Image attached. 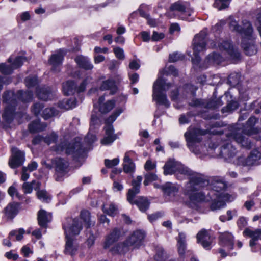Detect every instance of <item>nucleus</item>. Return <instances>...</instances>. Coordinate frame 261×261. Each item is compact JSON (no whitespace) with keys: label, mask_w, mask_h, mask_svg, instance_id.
I'll return each mask as SVG.
<instances>
[{"label":"nucleus","mask_w":261,"mask_h":261,"mask_svg":"<svg viewBox=\"0 0 261 261\" xmlns=\"http://www.w3.org/2000/svg\"><path fill=\"white\" fill-rule=\"evenodd\" d=\"M37 95L39 99L47 101L54 98V91H53L48 87H41L37 89Z\"/></svg>","instance_id":"obj_35"},{"label":"nucleus","mask_w":261,"mask_h":261,"mask_svg":"<svg viewBox=\"0 0 261 261\" xmlns=\"http://www.w3.org/2000/svg\"><path fill=\"white\" fill-rule=\"evenodd\" d=\"M100 89L102 91L110 90V94L113 95L116 92L117 88L113 80L108 79L102 83Z\"/></svg>","instance_id":"obj_38"},{"label":"nucleus","mask_w":261,"mask_h":261,"mask_svg":"<svg viewBox=\"0 0 261 261\" xmlns=\"http://www.w3.org/2000/svg\"><path fill=\"white\" fill-rule=\"evenodd\" d=\"M202 179H196L192 182H187L184 189V194L188 196L190 200L193 202H208L212 203L215 199L212 197L214 191H209L202 188L208 182L204 175L201 176Z\"/></svg>","instance_id":"obj_1"},{"label":"nucleus","mask_w":261,"mask_h":261,"mask_svg":"<svg viewBox=\"0 0 261 261\" xmlns=\"http://www.w3.org/2000/svg\"><path fill=\"white\" fill-rule=\"evenodd\" d=\"M197 240L205 249H210L213 238L207 231L202 230L197 233Z\"/></svg>","instance_id":"obj_25"},{"label":"nucleus","mask_w":261,"mask_h":261,"mask_svg":"<svg viewBox=\"0 0 261 261\" xmlns=\"http://www.w3.org/2000/svg\"><path fill=\"white\" fill-rule=\"evenodd\" d=\"M206 36V31H202L196 35L193 39V46L194 58L192 59V62L195 65H198L200 61V58L198 56V54L205 49L207 41Z\"/></svg>","instance_id":"obj_9"},{"label":"nucleus","mask_w":261,"mask_h":261,"mask_svg":"<svg viewBox=\"0 0 261 261\" xmlns=\"http://www.w3.org/2000/svg\"><path fill=\"white\" fill-rule=\"evenodd\" d=\"M243 233L251 238V240L250 241L249 245L252 248V251H255L253 249V247L256 244V242L257 240H261V229H257L253 231L246 228Z\"/></svg>","instance_id":"obj_31"},{"label":"nucleus","mask_w":261,"mask_h":261,"mask_svg":"<svg viewBox=\"0 0 261 261\" xmlns=\"http://www.w3.org/2000/svg\"><path fill=\"white\" fill-rule=\"evenodd\" d=\"M223 60V58L218 53H213L210 54L206 58L205 62L207 64H219Z\"/></svg>","instance_id":"obj_45"},{"label":"nucleus","mask_w":261,"mask_h":261,"mask_svg":"<svg viewBox=\"0 0 261 261\" xmlns=\"http://www.w3.org/2000/svg\"><path fill=\"white\" fill-rule=\"evenodd\" d=\"M58 114V111L54 108H48L45 109L42 113V117L45 119L55 116Z\"/></svg>","instance_id":"obj_49"},{"label":"nucleus","mask_w":261,"mask_h":261,"mask_svg":"<svg viewBox=\"0 0 261 261\" xmlns=\"http://www.w3.org/2000/svg\"><path fill=\"white\" fill-rule=\"evenodd\" d=\"M158 177L156 174L152 173H148L145 175V180L144 184L145 186H147L149 182L156 180Z\"/></svg>","instance_id":"obj_60"},{"label":"nucleus","mask_w":261,"mask_h":261,"mask_svg":"<svg viewBox=\"0 0 261 261\" xmlns=\"http://www.w3.org/2000/svg\"><path fill=\"white\" fill-rule=\"evenodd\" d=\"M58 139V135L54 132L47 135L44 139V142L48 145L55 143Z\"/></svg>","instance_id":"obj_59"},{"label":"nucleus","mask_w":261,"mask_h":261,"mask_svg":"<svg viewBox=\"0 0 261 261\" xmlns=\"http://www.w3.org/2000/svg\"><path fill=\"white\" fill-rule=\"evenodd\" d=\"M65 238L66 244L64 252L66 254L74 255L77 252L79 245L72 237L68 236Z\"/></svg>","instance_id":"obj_29"},{"label":"nucleus","mask_w":261,"mask_h":261,"mask_svg":"<svg viewBox=\"0 0 261 261\" xmlns=\"http://www.w3.org/2000/svg\"><path fill=\"white\" fill-rule=\"evenodd\" d=\"M172 87L170 83H166L165 79L159 77L153 85L152 98L158 104L163 105L166 108L170 106L165 92Z\"/></svg>","instance_id":"obj_6"},{"label":"nucleus","mask_w":261,"mask_h":261,"mask_svg":"<svg viewBox=\"0 0 261 261\" xmlns=\"http://www.w3.org/2000/svg\"><path fill=\"white\" fill-rule=\"evenodd\" d=\"M144 237L145 234L143 231L136 230L123 243H119L112 248L111 251L112 254H121L125 253L130 249L138 248L142 245Z\"/></svg>","instance_id":"obj_4"},{"label":"nucleus","mask_w":261,"mask_h":261,"mask_svg":"<svg viewBox=\"0 0 261 261\" xmlns=\"http://www.w3.org/2000/svg\"><path fill=\"white\" fill-rule=\"evenodd\" d=\"M100 122L98 116L95 112L93 111L91 114L90 130L92 131L95 128V125H98Z\"/></svg>","instance_id":"obj_57"},{"label":"nucleus","mask_w":261,"mask_h":261,"mask_svg":"<svg viewBox=\"0 0 261 261\" xmlns=\"http://www.w3.org/2000/svg\"><path fill=\"white\" fill-rule=\"evenodd\" d=\"M81 219L84 222L86 228H90L92 225L90 221V213L86 210H83L81 212Z\"/></svg>","instance_id":"obj_47"},{"label":"nucleus","mask_w":261,"mask_h":261,"mask_svg":"<svg viewBox=\"0 0 261 261\" xmlns=\"http://www.w3.org/2000/svg\"><path fill=\"white\" fill-rule=\"evenodd\" d=\"M14 70L12 64L6 65L5 63L0 64V72L5 75H9L13 73Z\"/></svg>","instance_id":"obj_50"},{"label":"nucleus","mask_w":261,"mask_h":261,"mask_svg":"<svg viewBox=\"0 0 261 261\" xmlns=\"http://www.w3.org/2000/svg\"><path fill=\"white\" fill-rule=\"evenodd\" d=\"M52 164L55 170V179L59 181L69 171V163L67 160L61 157L55 158L51 160Z\"/></svg>","instance_id":"obj_11"},{"label":"nucleus","mask_w":261,"mask_h":261,"mask_svg":"<svg viewBox=\"0 0 261 261\" xmlns=\"http://www.w3.org/2000/svg\"><path fill=\"white\" fill-rule=\"evenodd\" d=\"M74 60L80 67L85 70H91L93 68V65L87 57L79 56L76 57Z\"/></svg>","instance_id":"obj_36"},{"label":"nucleus","mask_w":261,"mask_h":261,"mask_svg":"<svg viewBox=\"0 0 261 261\" xmlns=\"http://www.w3.org/2000/svg\"><path fill=\"white\" fill-rule=\"evenodd\" d=\"M252 33L249 37H244L241 43L242 47L246 55L252 56L255 55L257 51V47L253 41Z\"/></svg>","instance_id":"obj_24"},{"label":"nucleus","mask_w":261,"mask_h":261,"mask_svg":"<svg viewBox=\"0 0 261 261\" xmlns=\"http://www.w3.org/2000/svg\"><path fill=\"white\" fill-rule=\"evenodd\" d=\"M221 98V97L215 98L210 100L209 101H206L204 100L193 98L189 103V105L192 107H200L204 108L216 109L222 106L223 104Z\"/></svg>","instance_id":"obj_17"},{"label":"nucleus","mask_w":261,"mask_h":261,"mask_svg":"<svg viewBox=\"0 0 261 261\" xmlns=\"http://www.w3.org/2000/svg\"><path fill=\"white\" fill-rule=\"evenodd\" d=\"M119 159L118 158H115L112 160L106 159L105 160V165L108 168H112L114 166L117 165L119 164Z\"/></svg>","instance_id":"obj_63"},{"label":"nucleus","mask_w":261,"mask_h":261,"mask_svg":"<svg viewBox=\"0 0 261 261\" xmlns=\"http://www.w3.org/2000/svg\"><path fill=\"white\" fill-rule=\"evenodd\" d=\"M261 159V153L257 150H253L247 157V163L249 166L257 165Z\"/></svg>","instance_id":"obj_42"},{"label":"nucleus","mask_w":261,"mask_h":261,"mask_svg":"<svg viewBox=\"0 0 261 261\" xmlns=\"http://www.w3.org/2000/svg\"><path fill=\"white\" fill-rule=\"evenodd\" d=\"M41 184L39 181L34 180L31 182H25L23 184L22 188L23 192L25 194L32 193L33 189L38 190L40 189Z\"/></svg>","instance_id":"obj_39"},{"label":"nucleus","mask_w":261,"mask_h":261,"mask_svg":"<svg viewBox=\"0 0 261 261\" xmlns=\"http://www.w3.org/2000/svg\"><path fill=\"white\" fill-rule=\"evenodd\" d=\"M33 95V92L31 91L19 90L16 94V97L17 101L20 100L23 102H29L32 100Z\"/></svg>","instance_id":"obj_43"},{"label":"nucleus","mask_w":261,"mask_h":261,"mask_svg":"<svg viewBox=\"0 0 261 261\" xmlns=\"http://www.w3.org/2000/svg\"><path fill=\"white\" fill-rule=\"evenodd\" d=\"M228 140L234 139L242 148L250 149L254 146V143L250 137L234 130L226 135Z\"/></svg>","instance_id":"obj_16"},{"label":"nucleus","mask_w":261,"mask_h":261,"mask_svg":"<svg viewBox=\"0 0 261 261\" xmlns=\"http://www.w3.org/2000/svg\"><path fill=\"white\" fill-rule=\"evenodd\" d=\"M37 191V196L39 200L44 202H49V201L50 200L51 197L45 190H39L38 189Z\"/></svg>","instance_id":"obj_51"},{"label":"nucleus","mask_w":261,"mask_h":261,"mask_svg":"<svg viewBox=\"0 0 261 261\" xmlns=\"http://www.w3.org/2000/svg\"><path fill=\"white\" fill-rule=\"evenodd\" d=\"M11 151L12 156L9 162V166L12 168H15L22 165L25 160L24 152L16 147H12Z\"/></svg>","instance_id":"obj_20"},{"label":"nucleus","mask_w":261,"mask_h":261,"mask_svg":"<svg viewBox=\"0 0 261 261\" xmlns=\"http://www.w3.org/2000/svg\"><path fill=\"white\" fill-rule=\"evenodd\" d=\"M51 215L43 210H41L38 214V221L39 225L45 227L47 223L50 221Z\"/></svg>","instance_id":"obj_37"},{"label":"nucleus","mask_w":261,"mask_h":261,"mask_svg":"<svg viewBox=\"0 0 261 261\" xmlns=\"http://www.w3.org/2000/svg\"><path fill=\"white\" fill-rule=\"evenodd\" d=\"M211 187L212 189L209 191H214V194L212 197L215 200L211 204L210 208L212 211H216L224 206L226 201H231V196L222 192L226 188V185L221 179L215 178L212 183Z\"/></svg>","instance_id":"obj_3"},{"label":"nucleus","mask_w":261,"mask_h":261,"mask_svg":"<svg viewBox=\"0 0 261 261\" xmlns=\"http://www.w3.org/2000/svg\"><path fill=\"white\" fill-rule=\"evenodd\" d=\"M238 107V102L236 101H231L228 103L226 107H224L222 109V112L223 113L226 112H231L237 109Z\"/></svg>","instance_id":"obj_54"},{"label":"nucleus","mask_w":261,"mask_h":261,"mask_svg":"<svg viewBox=\"0 0 261 261\" xmlns=\"http://www.w3.org/2000/svg\"><path fill=\"white\" fill-rule=\"evenodd\" d=\"M220 149V156L228 162L233 161L237 153L236 148L229 142L224 143Z\"/></svg>","instance_id":"obj_18"},{"label":"nucleus","mask_w":261,"mask_h":261,"mask_svg":"<svg viewBox=\"0 0 261 261\" xmlns=\"http://www.w3.org/2000/svg\"><path fill=\"white\" fill-rule=\"evenodd\" d=\"M219 238V244L221 246L227 248V249L229 250H231L233 248V236L231 233L228 232L221 233Z\"/></svg>","instance_id":"obj_26"},{"label":"nucleus","mask_w":261,"mask_h":261,"mask_svg":"<svg viewBox=\"0 0 261 261\" xmlns=\"http://www.w3.org/2000/svg\"><path fill=\"white\" fill-rule=\"evenodd\" d=\"M175 175L178 180H183L186 177H188L189 181L188 182H192L195 181L196 179L201 180V176L203 175L195 172L180 163Z\"/></svg>","instance_id":"obj_15"},{"label":"nucleus","mask_w":261,"mask_h":261,"mask_svg":"<svg viewBox=\"0 0 261 261\" xmlns=\"http://www.w3.org/2000/svg\"><path fill=\"white\" fill-rule=\"evenodd\" d=\"M120 235L121 232L119 229L117 228L113 229L110 233L105 237V240L103 244V249H109V251L112 253L111 249L118 244L113 247L112 246L119 240Z\"/></svg>","instance_id":"obj_21"},{"label":"nucleus","mask_w":261,"mask_h":261,"mask_svg":"<svg viewBox=\"0 0 261 261\" xmlns=\"http://www.w3.org/2000/svg\"><path fill=\"white\" fill-rule=\"evenodd\" d=\"M53 150L57 153H60L65 149V152L68 154H72L74 158L79 157L84 151L79 141H75L72 143L67 144L65 142L53 146Z\"/></svg>","instance_id":"obj_10"},{"label":"nucleus","mask_w":261,"mask_h":261,"mask_svg":"<svg viewBox=\"0 0 261 261\" xmlns=\"http://www.w3.org/2000/svg\"><path fill=\"white\" fill-rule=\"evenodd\" d=\"M135 165L132 159H123V170L126 173H133Z\"/></svg>","instance_id":"obj_46"},{"label":"nucleus","mask_w":261,"mask_h":261,"mask_svg":"<svg viewBox=\"0 0 261 261\" xmlns=\"http://www.w3.org/2000/svg\"><path fill=\"white\" fill-rule=\"evenodd\" d=\"M116 57L119 60H123L125 58L124 50L122 48L117 47L113 49Z\"/></svg>","instance_id":"obj_62"},{"label":"nucleus","mask_w":261,"mask_h":261,"mask_svg":"<svg viewBox=\"0 0 261 261\" xmlns=\"http://www.w3.org/2000/svg\"><path fill=\"white\" fill-rule=\"evenodd\" d=\"M86 231L87 236V244L88 246H91L94 243L95 237L92 232L90 228H86Z\"/></svg>","instance_id":"obj_58"},{"label":"nucleus","mask_w":261,"mask_h":261,"mask_svg":"<svg viewBox=\"0 0 261 261\" xmlns=\"http://www.w3.org/2000/svg\"><path fill=\"white\" fill-rule=\"evenodd\" d=\"M180 163L174 159H169L163 167L164 175L175 174Z\"/></svg>","instance_id":"obj_32"},{"label":"nucleus","mask_w":261,"mask_h":261,"mask_svg":"<svg viewBox=\"0 0 261 261\" xmlns=\"http://www.w3.org/2000/svg\"><path fill=\"white\" fill-rule=\"evenodd\" d=\"M240 79V75L239 73H232L228 76V82L231 86H234L239 83Z\"/></svg>","instance_id":"obj_53"},{"label":"nucleus","mask_w":261,"mask_h":261,"mask_svg":"<svg viewBox=\"0 0 261 261\" xmlns=\"http://www.w3.org/2000/svg\"><path fill=\"white\" fill-rule=\"evenodd\" d=\"M65 52L64 49H60L50 57L49 62L52 65L51 70L55 72H59L60 71V66L62 64V61Z\"/></svg>","instance_id":"obj_22"},{"label":"nucleus","mask_w":261,"mask_h":261,"mask_svg":"<svg viewBox=\"0 0 261 261\" xmlns=\"http://www.w3.org/2000/svg\"><path fill=\"white\" fill-rule=\"evenodd\" d=\"M207 133V130L199 128L190 127L185 133L184 136L187 142V146L190 150L196 155H206L207 151L215 149L217 145L214 142H210L208 148L199 144L202 140V136Z\"/></svg>","instance_id":"obj_2"},{"label":"nucleus","mask_w":261,"mask_h":261,"mask_svg":"<svg viewBox=\"0 0 261 261\" xmlns=\"http://www.w3.org/2000/svg\"><path fill=\"white\" fill-rule=\"evenodd\" d=\"M142 180L141 176H138L137 178L132 181V188L128 190L127 194V199L131 204H135L142 212H145L149 208V202L147 199L144 197H139L134 199L135 196L140 191V186Z\"/></svg>","instance_id":"obj_5"},{"label":"nucleus","mask_w":261,"mask_h":261,"mask_svg":"<svg viewBox=\"0 0 261 261\" xmlns=\"http://www.w3.org/2000/svg\"><path fill=\"white\" fill-rule=\"evenodd\" d=\"M243 26L242 27L239 25L236 21H231L230 22V28L232 30L240 33L243 37H250L253 32L251 23L246 20L243 21Z\"/></svg>","instance_id":"obj_19"},{"label":"nucleus","mask_w":261,"mask_h":261,"mask_svg":"<svg viewBox=\"0 0 261 261\" xmlns=\"http://www.w3.org/2000/svg\"><path fill=\"white\" fill-rule=\"evenodd\" d=\"M91 80L92 77L91 76H87L78 87L73 81H68L63 84V93L65 95H72L75 92H82L85 90L88 83L90 82Z\"/></svg>","instance_id":"obj_14"},{"label":"nucleus","mask_w":261,"mask_h":261,"mask_svg":"<svg viewBox=\"0 0 261 261\" xmlns=\"http://www.w3.org/2000/svg\"><path fill=\"white\" fill-rule=\"evenodd\" d=\"M38 79L36 76H29L25 79L26 86L28 88L33 87L38 84Z\"/></svg>","instance_id":"obj_56"},{"label":"nucleus","mask_w":261,"mask_h":261,"mask_svg":"<svg viewBox=\"0 0 261 261\" xmlns=\"http://www.w3.org/2000/svg\"><path fill=\"white\" fill-rule=\"evenodd\" d=\"M166 258V253L162 247L158 246L156 248V254L154 259L157 261H163Z\"/></svg>","instance_id":"obj_52"},{"label":"nucleus","mask_w":261,"mask_h":261,"mask_svg":"<svg viewBox=\"0 0 261 261\" xmlns=\"http://www.w3.org/2000/svg\"><path fill=\"white\" fill-rule=\"evenodd\" d=\"M25 60V58L18 56L12 62V58H9L8 60V62L11 63L14 69H16L22 66L23 62Z\"/></svg>","instance_id":"obj_48"},{"label":"nucleus","mask_w":261,"mask_h":261,"mask_svg":"<svg viewBox=\"0 0 261 261\" xmlns=\"http://www.w3.org/2000/svg\"><path fill=\"white\" fill-rule=\"evenodd\" d=\"M170 9L171 11L180 13V17L182 20L188 21L193 20V18H190L193 12V10L190 8L189 4L187 3L180 1L175 2L171 5Z\"/></svg>","instance_id":"obj_13"},{"label":"nucleus","mask_w":261,"mask_h":261,"mask_svg":"<svg viewBox=\"0 0 261 261\" xmlns=\"http://www.w3.org/2000/svg\"><path fill=\"white\" fill-rule=\"evenodd\" d=\"M230 0H215L214 5L218 10H221L228 7L229 2Z\"/></svg>","instance_id":"obj_55"},{"label":"nucleus","mask_w":261,"mask_h":261,"mask_svg":"<svg viewBox=\"0 0 261 261\" xmlns=\"http://www.w3.org/2000/svg\"><path fill=\"white\" fill-rule=\"evenodd\" d=\"M19 205L17 202L10 203L4 210L5 216L8 219H13L18 213Z\"/></svg>","instance_id":"obj_34"},{"label":"nucleus","mask_w":261,"mask_h":261,"mask_svg":"<svg viewBox=\"0 0 261 261\" xmlns=\"http://www.w3.org/2000/svg\"><path fill=\"white\" fill-rule=\"evenodd\" d=\"M177 247L179 255L183 257L187 251L186 236L185 233L179 232L177 238Z\"/></svg>","instance_id":"obj_33"},{"label":"nucleus","mask_w":261,"mask_h":261,"mask_svg":"<svg viewBox=\"0 0 261 261\" xmlns=\"http://www.w3.org/2000/svg\"><path fill=\"white\" fill-rule=\"evenodd\" d=\"M123 111L122 108H118L107 119L106 122L107 125L105 127V136L101 140L102 144L105 145H110L116 139V135L114 133L113 126L110 124L113 123Z\"/></svg>","instance_id":"obj_8"},{"label":"nucleus","mask_w":261,"mask_h":261,"mask_svg":"<svg viewBox=\"0 0 261 261\" xmlns=\"http://www.w3.org/2000/svg\"><path fill=\"white\" fill-rule=\"evenodd\" d=\"M76 106V101L74 98H65L58 102V107L66 110L75 108Z\"/></svg>","instance_id":"obj_41"},{"label":"nucleus","mask_w":261,"mask_h":261,"mask_svg":"<svg viewBox=\"0 0 261 261\" xmlns=\"http://www.w3.org/2000/svg\"><path fill=\"white\" fill-rule=\"evenodd\" d=\"M232 162L237 165L243 166H249L247 163V158H245L243 156L238 157L235 159L233 158V161Z\"/></svg>","instance_id":"obj_61"},{"label":"nucleus","mask_w":261,"mask_h":261,"mask_svg":"<svg viewBox=\"0 0 261 261\" xmlns=\"http://www.w3.org/2000/svg\"><path fill=\"white\" fill-rule=\"evenodd\" d=\"M103 212L110 216H115L118 212L117 207L113 203H108L103 204Z\"/></svg>","instance_id":"obj_44"},{"label":"nucleus","mask_w":261,"mask_h":261,"mask_svg":"<svg viewBox=\"0 0 261 261\" xmlns=\"http://www.w3.org/2000/svg\"><path fill=\"white\" fill-rule=\"evenodd\" d=\"M47 127L45 123H41L39 120H36L29 124L28 128L32 133L43 131Z\"/></svg>","instance_id":"obj_40"},{"label":"nucleus","mask_w":261,"mask_h":261,"mask_svg":"<svg viewBox=\"0 0 261 261\" xmlns=\"http://www.w3.org/2000/svg\"><path fill=\"white\" fill-rule=\"evenodd\" d=\"M105 101L104 96H100L98 101L99 111L102 114H106L110 112L115 106L114 100H110L103 103Z\"/></svg>","instance_id":"obj_30"},{"label":"nucleus","mask_w":261,"mask_h":261,"mask_svg":"<svg viewBox=\"0 0 261 261\" xmlns=\"http://www.w3.org/2000/svg\"><path fill=\"white\" fill-rule=\"evenodd\" d=\"M258 119L255 117H250L243 126V133L247 135L257 134L258 132V129L255 127V125Z\"/></svg>","instance_id":"obj_27"},{"label":"nucleus","mask_w":261,"mask_h":261,"mask_svg":"<svg viewBox=\"0 0 261 261\" xmlns=\"http://www.w3.org/2000/svg\"><path fill=\"white\" fill-rule=\"evenodd\" d=\"M184 56L178 53H174L169 55V61L170 62H175L179 60L182 59Z\"/></svg>","instance_id":"obj_64"},{"label":"nucleus","mask_w":261,"mask_h":261,"mask_svg":"<svg viewBox=\"0 0 261 261\" xmlns=\"http://www.w3.org/2000/svg\"><path fill=\"white\" fill-rule=\"evenodd\" d=\"M63 228L66 237H73L79 234L82 229V225L79 219L68 218L63 224Z\"/></svg>","instance_id":"obj_12"},{"label":"nucleus","mask_w":261,"mask_h":261,"mask_svg":"<svg viewBox=\"0 0 261 261\" xmlns=\"http://www.w3.org/2000/svg\"><path fill=\"white\" fill-rule=\"evenodd\" d=\"M3 102L6 103L5 111L2 115V118L6 124H10L13 120L15 115V107L18 103L16 97V94L12 91H8L4 93L3 95Z\"/></svg>","instance_id":"obj_7"},{"label":"nucleus","mask_w":261,"mask_h":261,"mask_svg":"<svg viewBox=\"0 0 261 261\" xmlns=\"http://www.w3.org/2000/svg\"><path fill=\"white\" fill-rule=\"evenodd\" d=\"M219 47L220 50L226 51L231 58L233 59H238L240 58V53L237 49L233 48L230 42L224 41L219 45Z\"/></svg>","instance_id":"obj_28"},{"label":"nucleus","mask_w":261,"mask_h":261,"mask_svg":"<svg viewBox=\"0 0 261 261\" xmlns=\"http://www.w3.org/2000/svg\"><path fill=\"white\" fill-rule=\"evenodd\" d=\"M164 195L170 200H173L179 192V185L172 182H166L161 187Z\"/></svg>","instance_id":"obj_23"}]
</instances>
